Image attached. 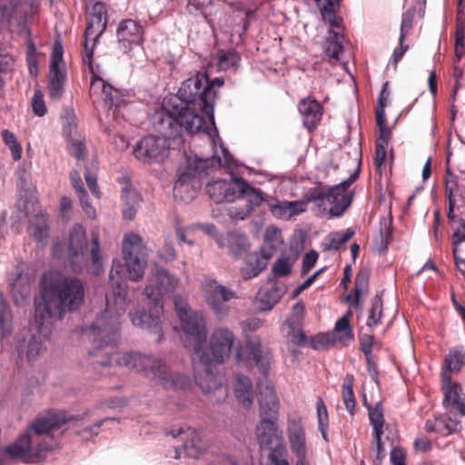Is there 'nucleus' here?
<instances>
[{
  "instance_id": "cd10ccee",
  "label": "nucleus",
  "mask_w": 465,
  "mask_h": 465,
  "mask_svg": "<svg viewBox=\"0 0 465 465\" xmlns=\"http://www.w3.org/2000/svg\"><path fill=\"white\" fill-rule=\"evenodd\" d=\"M31 292V282L27 274L23 273L22 271L16 269V274L14 279H11L10 294L14 303L16 305H23L26 302Z\"/></svg>"
},
{
  "instance_id": "8fccbe9b",
  "label": "nucleus",
  "mask_w": 465,
  "mask_h": 465,
  "mask_svg": "<svg viewBox=\"0 0 465 465\" xmlns=\"http://www.w3.org/2000/svg\"><path fill=\"white\" fill-rule=\"evenodd\" d=\"M334 331L339 334L337 340L342 343L350 342L354 339L351 325L349 320H346L345 318H340L336 322Z\"/></svg>"
},
{
  "instance_id": "6ab92c4d",
  "label": "nucleus",
  "mask_w": 465,
  "mask_h": 465,
  "mask_svg": "<svg viewBox=\"0 0 465 465\" xmlns=\"http://www.w3.org/2000/svg\"><path fill=\"white\" fill-rule=\"evenodd\" d=\"M363 404L367 408L370 424L372 427L371 448L376 452V460H381L386 455L382 442L385 425L384 409L380 401L371 405L364 399Z\"/></svg>"
},
{
  "instance_id": "bf43d9fd",
  "label": "nucleus",
  "mask_w": 465,
  "mask_h": 465,
  "mask_svg": "<svg viewBox=\"0 0 465 465\" xmlns=\"http://www.w3.org/2000/svg\"><path fill=\"white\" fill-rule=\"evenodd\" d=\"M287 210L289 212L290 218L298 215L300 213H304L307 210V205L312 203V201L308 200V191L303 195L302 199L300 201H286Z\"/></svg>"
},
{
  "instance_id": "2f4dec72",
  "label": "nucleus",
  "mask_w": 465,
  "mask_h": 465,
  "mask_svg": "<svg viewBox=\"0 0 465 465\" xmlns=\"http://www.w3.org/2000/svg\"><path fill=\"white\" fill-rule=\"evenodd\" d=\"M320 8L323 20L335 28L341 27L342 19L337 15L341 0H314Z\"/></svg>"
},
{
  "instance_id": "774afa93",
  "label": "nucleus",
  "mask_w": 465,
  "mask_h": 465,
  "mask_svg": "<svg viewBox=\"0 0 465 465\" xmlns=\"http://www.w3.org/2000/svg\"><path fill=\"white\" fill-rule=\"evenodd\" d=\"M174 308H175V311H176V313L178 315V318H181V316H185L186 314H189L191 312H193V311L190 308L187 301L180 296V295H176L174 297Z\"/></svg>"
},
{
  "instance_id": "1a4fd4ad",
  "label": "nucleus",
  "mask_w": 465,
  "mask_h": 465,
  "mask_svg": "<svg viewBox=\"0 0 465 465\" xmlns=\"http://www.w3.org/2000/svg\"><path fill=\"white\" fill-rule=\"evenodd\" d=\"M161 113L158 115V129L163 136L146 135L139 140L133 149L134 157L143 163H161L169 155V143L167 137L174 138L182 129H170L172 135L160 129Z\"/></svg>"
},
{
  "instance_id": "c85d7f7f",
  "label": "nucleus",
  "mask_w": 465,
  "mask_h": 465,
  "mask_svg": "<svg viewBox=\"0 0 465 465\" xmlns=\"http://www.w3.org/2000/svg\"><path fill=\"white\" fill-rule=\"evenodd\" d=\"M465 366V351L460 346L450 348L445 356L440 371V377L444 374L451 376V373H459Z\"/></svg>"
},
{
  "instance_id": "0e129e2a",
  "label": "nucleus",
  "mask_w": 465,
  "mask_h": 465,
  "mask_svg": "<svg viewBox=\"0 0 465 465\" xmlns=\"http://www.w3.org/2000/svg\"><path fill=\"white\" fill-rule=\"evenodd\" d=\"M414 18V11L408 10L402 15L401 18V34L399 41L401 44H404V41L406 39V35L408 32L412 27Z\"/></svg>"
},
{
  "instance_id": "de8ad7c7",
  "label": "nucleus",
  "mask_w": 465,
  "mask_h": 465,
  "mask_svg": "<svg viewBox=\"0 0 465 465\" xmlns=\"http://www.w3.org/2000/svg\"><path fill=\"white\" fill-rule=\"evenodd\" d=\"M266 450H270L268 460L271 465H289L284 442H280L272 448H266Z\"/></svg>"
},
{
  "instance_id": "412c9836",
  "label": "nucleus",
  "mask_w": 465,
  "mask_h": 465,
  "mask_svg": "<svg viewBox=\"0 0 465 465\" xmlns=\"http://www.w3.org/2000/svg\"><path fill=\"white\" fill-rule=\"evenodd\" d=\"M277 420L278 417L261 416L255 428V435L261 448H272L274 445L283 442L282 431Z\"/></svg>"
},
{
  "instance_id": "864d4df0",
  "label": "nucleus",
  "mask_w": 465,
  "mask_h": 465,
  "mask_svg": "<svg viewBox=\"0 0 465 465\" xmlns=\"http://www.w3.org/2000/svg\"><path fill=\"white\" fill-rule=\"evenodd\" d=\"M294 260L290 256H283L274 262L272 272L277 277H284L291 273Z\"/></svg>"
},
{
  "instance_id": "4be33fe9",
  "label": "nucleus",
  "mask_w": 465,
  "mask_h": 465,
  "mask_svg": "<svg viewBox=\"0 0 465 465\" xmlns=\"http://www.w3.org/2000/svg\"><path fill=\"white\" fill-rule=\"evenodd\" d=\"M116 35L124 52L132 50L133 46L142 45L144 41L143 25L133 19H124L118 25Z\"/></svg>"
},
{
  "instance_id": "bb28decb",
  "label": "nucleus",
  "mask_w": 465,
  "mask_h": 465,
  "mask_svg": "<svg viewBox=\"0 0 465 465\" xmlns=\"http://www.w3.org/2000/svg\"><path fill=\"white\" fill-rule=\"evenodd\" d=\"M303 125L309 132L314 131L323 114L322 105L311 97L303 98L298 104Z\"/></svg>"
},
{
  "instance_id": "7c9ffc66",
  "label": "nucleus",
  "mask_w": 465,
  "mask_h": 465,
  "mask_svg": "<svg viewBox=\"0 0 465 465\" xmlns=\"http://www.w3.org/2000/svg\"><path fill=\"white\" fill-rule=\"evenodd\" d=\"M187 437H184L183 449L188 457L197 459L207 450V443L202 439L200 433L188 427Z\"/></svg>"
},
{
  "instance_id": "37998d69",
  "label": "nucleus",
  "mask_w": 465,
  "mask_h": 465,
  "mask_svg": "<svg viewBox=\"0 0 465 465\" xmlns=\"http://www.w3.org/2000/svg\"><path fill=\"white\" fill-rule=\"evenodd\" d=\"M382 294V292H378L371 302V307L369 310L368 319L366 322L367 326L370 328L376 327L381 323L383 314Z\"/></svg>"
},
{
  "instance_id": "ea45409f",
  "label": "nucleus",
  "mask_w": 465,
  "mask_h": 465,
  "mask_svg": "<svg viewBox=\"0 0 465 465\" xmlns=\"http://www.w3.org/2000/svg\"><path fill=\"white\" fill-rule=\"evenodd\" d=\"M12 333V312L4 294L0 292V339L7 338Z\"/></svg>"
},
{
  "instance_id": "3c124183",
  "label": "nucleus",
  "mask_w": 465,
  "mask_h": 465,
  "mask_svg": "<svg viewBox=\"0 0 465 465\" xmlns=\"http://www.w3.org/2000/svg\"><path fill=\"white\" fill-rule=\"evenodd\" d=\"M458 192V185L454 184V186H450L447 184L446 186V197L448 199V213L447 218L450 223H451V226L456 227L455 223H458L460 219H457V215L455 214V206H456V195Z\"/></svg>"
},
{
  "instance_id": "4d7b16f0",
  "label": "nucleus",
  "mask_w": 465,
  "mask_h": 465,
  "mask_svg": "<svg viewBox=\"0 0 465 465\" xmlns=\"http://www.w3.org/2000/svg\"><path fill=\"white\" fill-rule=\"evenodd\" d=\"M110 419H102L96 420L93 425L86 426L81 430L75 431L76 435L81 437L84 440H92L99 434V429L104 425V423Z\"/></svg>"
},
{
  "instance_id": "c756f323",
  "label": "nucleus",
  "mask_w": 465,
  "mask_h": 465,
  "mask_svg": "<svg viewBox=\"0 0 465 465\" xmlns=\"http://www.w3.org/2000/svg\"><path fill=\"white\" fill-rule=\"evenodd\" d=\"M282 295V290L276 285L262 288L256 298L257 308L261 311H270L280 302Z\"/></svg>"
},
{
  "instance_id": "ddd939ff",
  "label": "nucleus",
  "mask_w": 465,
  "mask_h": 465,
  "mask_svg": "<svg viewBox=\"0 0 465 465\" xmlns=\"http://www.w3.org/2000/svg\"><path fill=\"white\" fill-rule=\"evenodd\" d=\"M282 242L281 231L274 226H269L265 231L264 245L262 256L252 253L248 256L246 266L242 270L244 279H252L259 275L267 267V261L272 256L276 245Z\"/></svg>"
},
{
  "instance_id": "f257e3e1",
  "label": "nucleus",
  "mask_w": 465,
  "mask_h": 465,
  "mask_svg": "<svg viewBox=\"0 0 465 465\" xmlns=\"http://www.w3.org/2000/svg\"><path fill=\"white\" fill-rule=\"evenodd\" d=\"M123 267L114 261L109 274L112 291L106 294V307L91 326L83 330V334L92 341L89 356L94 366L116 365L135 370L146 378L156 381L166 390H185L191 385L188 376L171 372L162 360L139 352H119L115 347L120 339L119 317L129 305L127 284L122 276Z\"/></svg>"
},
{
  "instance_id": "aec40b11",
  "label": "nucleus",
  "mask_w": 465,
  "mask_h": 465,
  "mask_svg": "<svg viewBox=\"0 0 465 465\" xmlns=\"http://www.w3.org/2000/svg\"><path fill=\"white\" fill-rule=\"evenodd\" d=\"M163 303L151 302V307L148 311L143 309L136 312H130L129 317L134 326L148 330L151 332L157 334V341L160 342L163 338L160 320L163 313Z\"/></svg>"
},
{
  "instance_id": "58836bf2",
  "label": "nucleus",
  "mask_w": 465,
  "mask_h": 465,
  "mask_svg": "<svg viewBox=\"0 0 465 465\" xmlns=\"http://www.w3.org/2000/svg\"><path fill=\"white\" fill-rule=\"evenodd\" d=\"M70 179L73 187L76 191L83 209L85 211L86 214L89 216H94L95 214V210L88 201V194L84 188L80 173L78 171L72 172Z\"/></svg>"
},
{
  "instance_id": "338daca9",
  "label": "nucleus",
  "mask_w": 465,
  "mask_h": 465,
  "mask_svg": "<svg viewBox=\"0 0 465 465\" xmlns=\"http://www.w3.org/2000/svg\"><path fill=\"white\" fill-rule=\"evenodd\" d=\"M95 45L96 43H94L93 37L84 36L83 61L84 64H87L89 65L91 70H93L92 60L94 54V48Z\"/></svg>"
},
{
  "instance_id": "13d9d810",
  "label": "nucleus",
  "mask_w": 465,
  "mask_h": 465,
  "mask_svg": "<svg viewBox=\"0 0 465 465\" xmlns=\"http://www.w3.org/2000/svg\"><path fill=\"white\" fill-rule=\"evenodd\" d=\"M231 250L235 257H241L243 252H247L249 242L244 235H234L230 239Z\"/></svg>"
},
{
  "instance_id": "09e8293b",
  "label": "nucleus",
  "mask_w": 465,
  "mask_h": 465,
  "mask_svg": "<svg viewBox=\"0 0 465 465\" xmlns=\"http://www.w3.org/2000/svg\"><path fill=\"white\" fill-rule=\"evenodd\" d=\"M304 313L305 305L302 302L300 301L292 306V312L287 320L288 325L292 331L302 327Z\"/></svg>"
},
{
  "instance_id": "69168bd1",
  "label": "nucleus",
  "mask_w": 465,
  "mask_h": 465,
  "mask_svg": "<svg viewBox=\"0 0 465 465\" xmlns=\"http://www.w3.org/2000/svg\"><path fill=\"white\" fill-rule=\"evenodd\" d=\"M360 344L365 357H369L372 353V348L379 345L374 336L367 333L360 335Z\"/></svg>"
},
{
  "instance_id": "4468645a",
  "label": "nucleus",
  "mask_w": 465,
  "mask_h": 465,
  "mask_svg": "<svg viewBox=\"0 0 465 465\" xmlns=\"http://www.w3.org/2000/svg\"><path fill=\"white\" fill-rule=\"evenodd\" d=\"M64 47L60 41L53 45L48 76V94L53 100L62 97L66 83V69L63 60Z\"/></svg>"
},
{
  "instance_id": "052dcab7",
  "label": "nucleus",
  "mask_w": 465,
  "mask_h": 465,
  "mask_svg": "<svg viewBox=\"0 0 465 465\" xmlns=\"http://www.w3.org/2000/svg\"><path fill=\"white\" fill-rule=\"evenodd\" d=\"M32 109L36 116L42 117L46 112L47 108L44 100V94L40 90H35L32 98Z\"/></svg>"
},
{
  "instance_id": "a878e982",
  "label": "nucleus",
  "mask_w": 465,
  "mask_h": 465,
  "mask_svg": "<svg viewBox=\"0 0 465 465\" xmlns=\"http://www.w3.org/2000/svg\"><path fill=\"white\" fill-rule=\"evenodd\" d=\"M440 385L444 394L443 404H451L460 415L465 416L464 393L461 385L453 381L451 376L447 374L440 377Z\"/></svg>"
},
{
  "instance_id": "a19ab883",
  "label": "nucleus",
  "mask_w": 465,
  "mask_h": 465,
  "mask_svg": "<svg viewBox=\"0 0 465 465\" xmlns=\"http://www.w3.org/2000/svg\"><path fill=\"white\" fill-rule=\"evenodd\" d=\"M354 376L346 374L343 378L341 395L346 410L351 415L355 413L356 400L353 391Z\"/></svg>"
},
{
  "instance_id": "c9c22d12",
  "label": "nucleus",
  "mask_w": 465,
  "mask_h": 465,
  "mask_svg": "<svg viewBox=\"0 0 465 465\" xmlns=\"http://www.w3.org/2000/svg\"><path fill=\"white\" fill-rule=\"evenodd\" d=\"M234 394L239 402L244 407H250L253 401L252 384L251 380L244 375H236Z\"/></svg>"
},
{
  "instance_id": "473e14b6",
  "label": "nucleus",
  "mask_w": 465,
  "mask_h": 465,
  "mask_svg": "<svg viewBox=\"0 0 465 465\" xmlns=\"http://www.w3.org/2000/svg\"><path fill=\"white\" fill-rule=\"evenodd\" d=\"M224 84V80L221 77H216L213 80L204 81V89L201 98L202 104L205 105V108L209 111V119L213 122V111H214V101L217 94V89L221 88Z\"/></svg>"
},
{
  "instance_id": "a18cd8bd",
  "label": "nucleus",
  "mask_w": 465,
  "mask_h": 465,
  "mask_svg": "<svg viewBox=\"0 0 465 465\" xmlns=\"http://www.w3.org/2000/svg\"><path fill=\"white\" fill-rule=\"evenodd\" d=\"M336 341L337 337L334 332H322L309 339V344L314 350H325L333 346Z\"/></svg>"
},
{
  "instance_id": "79ce46f5",
  "label": "nucleus",
  "mask_w": 465,
  "mask_h": 465,
  "mask_svg": "<svg viewBox=\"0 0 465 465\" xmlns=\"http://www.w3.org/2000/svg\"><path fill=\"white\" fill-rule=\"evenodd\" d=\"M20 5L21 0H0V27L11 25Z\"/></svg>"
},
{
  "instance_id": "b1692460",
  "label": "nucleus",
  "mask_w": 465,
  "mask_h": 465,
  "mask_svg": "<svg viewBox=\"0 0 465 465\" xmlns=\"http://www.w3.org/2000/svg\"><path fill=\"white\" fill-rule=\"evenodd\" d=\"M107 9L104 3L96 2L87 14V26L84 36L93 37L97 43L107 25Z\"/></svg>"
},
{
  "instance_id": "dca6fc26",
  "label": "nucleus",
  "mask_w": 465,
  "mask_h": 465,
  "mask_svg": "<svg viewBox=\"0 0 465 465\" xmlns=\"http://www.w3.org/2000/svg\"><path fill=\"white\" fill-rule=\"evenodd\" d=\"M178 279L170 274L165 269L156 267L149 278V283L144 293L150 302L162 303L164 295L173 293L178 286Z\"/></svg>"
},
{
  "instance_id": "0eeeda50",
  "label": "nucleus",
  "mask_w": 465,
  "mask_h": 465,
  "mask_svg": "<svg viewBox=\"0 0 465 465\" xmlns=\"http://www.w3.org/2000/svg\"><path fill=\"white\" fill-rule=\"evenodd\" d=\"M246 349L255 364L258 366L262 375L267 380L272 354L268 350H263L258 337L249 338L246 341ZM259 391V411L260 416L278 417L280 401L272 384L269 381H260L257 383Z\"/></svg>"
},
{
  "instance_id": "423d86ee",
  "label": "nucleus",
  "mask_w": 465,
  "mask_h": 465,
  "mask_svg": "<svg viewBox=\"0 0 465 465\" xmlns=\"http://www.w3.org/2000/svg\"><path fill=\"white\" fill-rule=\"evenodd\" d=\"M359 178L356 171L351 176L338 184L324 190L321 187H312L308 190V200L312 201V211L318 216L329 214L330 217H341L351 206L353 192L350 186Z\"/></svg>"
},
{
  "instance_id": "a211bd4d",
  "label": "nucleus",
  "mask_w": 465,
  "mask_h": 465,
  "mask_svg": "<svg viewBox=\"0 0 465 465\" xmlns=\"http://www.w3.org/2000/svg\"><path fill=\"white\" fill-rule=\"evenodd\" d=\"M287 437L291 450L297 458L296 465H307L306 433L300 416L288 417Z\"/></svg>"
},
{
  "instance_id": "603ef678",
  "label": "nucleus",
  "mask_w": 465,
  "mask_h": 465,
  "mask_svg": "<svg viewBox=\"0 0 465 465\" xmlns=\"http://www.w3.org/2000/svg\"><path fill=\"white\" fill-rule=\"evenodd\" d=\"M317 416H318V428L324 440H327V428L329 422V416L327 408L322 398H319L316 403Z\"/></svg>"
},
{
  "instance_id": "c03bdc74",
  "label": "nucleus",
  "mask_w": 465,
  "mask_h": 465,
  "mask_svg": "<svg viewBox=\"0 0 465 465\" xmlns=\"http://www.w3.org/2000/svg\"><path fill=\"white\" fill-rule=\"evenodd\" d=\"M355 232L351 228H348L345 232H335L330 233L325 239L326 248L328 250L338 251L344 243L350 241Z\"/></svg>"
},
{
  "instance_id": "20e7f679",
  "label": "nucleus",
  "mask_w": 465,
  "mask_h": 465,
  "mask_svg": "<svg viewBox=\"0 0 465 465\" xmlns=\"http://www.w3.org/2000/svg\"><path fill=\"white\" fill-rule=\"evenodd\" d=\"M89 415V411L82 414L67 416L63 411L49 409L38 413L29 423L25 431L6 447L7 454L26 463L40 462L53 445L45 437L73 421H82Z\"/></svg>"
},
{
  "instance_id": "e433bc0d",
  "label": "nucleus",
  "mask_w": 465,
  "mask_h": 465,
  "mask_svg": "<svg viewBox=\"0 0 465 465\" xmlns=\"http://www.w3.org/2000/svg\"><path fill=\"white\" fill-rule=\"evenodd\" d=\"M122 200L124 203L123 210V216L126 220H133L136 213V207L141 202L139 193L132 187L127 184L122 189Z\"/></svg>"
},
{
  "instance_id": "680f3d73",
  "label": "nucleus",
  "mask_w": 465,
  "mask_h": 465,
  "mask_svg": "<svg viewBox=\"0 0 465 465\" xmlns=\"http://www.w3.org/2000/svg\"><path fill=\"white\" fill-rule=\"evenodd\" d=\"M21 36H25L26 38V45H27V62L31 64L33 60H35L36 47L31 36L30 29L24 24L22 25V29L19 33Z\"/></svg>"
},
{
  "instance_id": "5701e85b",
  "label": "nucleus",
  "mask_w": 465,
  "mask_h": 465,
  "mask_svg": "<svg viewBox=\"0 0 465 465\" xmlns=\"http://www.w3.org/2000/svg\"><path fill=\"white\" fill-rule=\"evenodd\" d=\"M90 94L91 95L100 94L108 109L120 107L124 104V95L122 92L94 74L91 79Z\"/></svg>"
},
{
  "instance_id": "9b49d317",
  "label": "nucleus",
  "mask_w": 465,
  "mask_h": 465,
  "mask_svg": "<svg viewBox=\"0 0 465 465\" xmlns=\"http://www.w3.org/2000/svg\"><path fill=\"white\" fill-rule=\"evenodd\" d=\"M201 287L204 301L216 318L220 321L226 318L230 312V306L227 302L236 299L237 293L211 278H205L202 282Z\"/></svg>"
},
{
  "instance_id": "49530a36",
  "label": "nucleus",
  "mask_w": 465,
  "mask_h": 465,
  "mask_svg": "<svg viewBox=\"0 0 465 465\" xmlns=\"http://www.w3.org/2000/svg\"><path fill=\"white\" fill-rule=\"evenodd\" d=\"M240 57L233 50L223 51L221 50L217 53V66L219 70L226 71L237 65Z\"/></svg>"
},
{
  "instance_id": "f03ea898",
  "label": "nucleus",
  "mask_w": 465,
  "mask_h": 465,
  "mask_svg": "<svg viewBox=\"0 0 465 465\" xmlns=\"http://www.w3.org/2000/svg\"><path fill=\"white\" fill-rule=\"evenodd\" d=\"M84 284L79 278L52 271L44 273L39 297L35 300V324L38 334H34L28 342L29 361L45 351L44 343L51 332L53 322L77 311L84 302Z\"/></svg>"
},
{
  "instance_id": "393cba45",
  "label": "nucleus",
  "mask_w": 465,
  "mask_h": 465,
  "mask_svg": "<svg viewBox=\"0 0 465 465\" xmlns=\"http://www.w3.org/2000/svg\"><path fill=\"white\" fill-rule=\"evenodd\" d=\"M242 197L246 200L243 205L232 206L228 209V215L231 219L244 220L252 213L255 206L261 205L265 200L264 193L260 189L252 187L248 183Z\"/></svg>"
},
{
  "instance_id": "7ed1b4c3",
  "label": "nucleus",
  "mask_w": 465,
  "mask_h": 465,
  "mask_svg": "<svg viewBox=\"0 0 465 465\" xmlns=\"http://www.w3.org/2000/svg\"><path fill=\"white\" fill-rule=\"evenodd\" d=\"M206 80L207 74L199 72L183 82L176 95L163 100L160 120V129L163 133L172 135L168 130L174 128L193 134L203 128L205 119L200 113L209 118V111L201 101Z\"/></svg>"
},
{
  "instance_id": "4c0bfd02",
  "label": "nucleus",
  "mask_w": 465,
  "mask_h": 465,
  "mask_svg": "<svg viewBox=\"0 0 465 465\" xmlns=\"http://www.w3.org/2000/svg\"><path fill=\"white\" fill-rule=\"evenodd\" d=\"M90 271L94 275H99L104 272L99 234L96 231L91 232Z\"/></svg>"
},
{
  "instance_id": "e2e57ef3",
  "label": "nucleus",
  "mask_w": 465,
  "mask_h": 465,
  "mask_svg": "<svg viewBox=\"0 0 465 465\" xmlns=\"http://www.w3.org/2000/svg\"><path fill=\"white\" fill-rule=\"evenodd\" d=\"M465 47V28L462 25H458L455 32V56L457 61H460L464 54Z\"/></svg>"
},
{
  "instance_id": "72a5a7b5",
  "label": "nucleus",
  "mask_w": 465,
  "mask_h": 465,
  "mask_svg": "<svg viewBox=\"0 0 465 465\" xmlns=\"http://www.w3.org/2000/svg\"><path fill=\"white\" fill-rule=\"evenodd\" d=\"M370 282V271L367 268H361L356 274L353 293L346 297V301L358 307L360 305L361 296L368 292Z\"/></svg>"
},
{
  "instance_id": "f8f14e48",
  "label": "nucleus",
  "mask_w": 465,
  "mask_h": 465,
  "mask_svg": "<svg viewBox=\"0 0 465 465\" xmlns=\"http://www.w3.org/2000/svg\"><path fill=\"white\" fill-rule=\"evenodd\" d=\"M184 334L183 345L193 353H199L207 341V326L202 312H193L179 318Z\"/></svg>"
},
{
  "instance_id": "6e6d98bb",
  "label": "nucleus",
  "mask_w": 465,
  "mask_h": 465,
  "mask_svg": "<svg viewBox=\"0 0 465 465\" xmlns=\"http://www.w3.org/2000/svg\"><path fill=\"white\" fill-rule=\"evenodd\" d=\"M2 138L5 143L11 150L13 158L15 160H19L22 154V147L20 143L17 142L15 134L8 130H3Z\"/></svg>"
},
{
  "instance_id": "9d476101",
  "label": "nucleus",
  "mask_w": 465,
  "mask_h": 465,
  "mask_svg": "<svg viewBox=\"0 0 465 465\" xmlns=\"http://www.w3.org/2000/svg\"><path fill=\"white\" fill-rule=\"evenodd\" d=\"M122 252L128 278L134 282L142 279L147 265V249L143 238L133 232L125 234Z\"/></svg>"
},
{
  "instance_id": "5fc2aeb1",
  "label": "nucleus",
  "mask_w": 465,
  "mask_h": 465,
  "mask_svg": "<svg viewBox=\"0 0 465 465\" xmlns=\"http://www.w3.org/2000/svg\"><path fill=\"white\" fill-rule=\"evenodd\" d=\"M15 64V55L2 50L0 51V81H3L7 74L14 71Z\"/></svg>"
},
{
  "instance_id": "2eb2a0df",
  "label": "nucleus",
  "mask_w": 465,
  "mask_h": 465,
  "mask_svg": "<svg viewBox=\"0 0 465 465\" xmlns=\"http://www.w3.org/2000/svg\"><path fill=\"white\" fill-rule=\"evenodd\" d=\"M247 188V181L233 177L231 180H216L206 184V192L215 203L234 202L242 198Z\"/></svg>"
},
{
  "instance_id": "f704fd0d",
  "label": "nucleus",
  "mask_w": 465,
  "mask_h": 465,
  "mask_svg": "<svg viewBox=\"0 0 465 465\" xmlns=\"http://www.w3.org/2000/svg\"><path fill=\"white\" fill-rule=\"evenodd\" d=\"M49 231L48 218L44 213L35 215L28 227L29 234L32 235L36 242H40L42 246L46 243Z\"/></svg>"
},
{
  "instance_id": "f3484780",
  "label": "nucleus",
  "mask_w": 465,
  "mask_h": 465,
  "mask_svg": "<svg viewBox=\"0 0 465 465\" xmlns=\"http://www.w3.org/2000/svg\"><path fill=\"white\" fill-rule=\"evenodd\" d=\"M87 238L83 225L75 223L69 233V263L74 272H82L88 264L85 251Z\"/></svg>"
},
{
  "instance_id": "39448f33",
  "label": "nucleus",
  "mask_w": 465,
  "mask_h": 465,
  "mask_svg": "<svg viewBox=\"0 0 465 465\" xmlns=\"http://www.w3.org/2000/svg\"><path fill=\"white\" fill-rule=\"evenodd\" d=\"M235 341V335L227 327L215 328L206 344L199 353H194L200 362L205 366L204 377L195 376V381L204 393H212L222 387V380L213 374L207 365L212 363L221 364L226 361L232 352Z\"/></svg>"
},
{
  "instance_id": "6e6552de",
  "label": "nucleus",
  "mask_w": 465,
  "mask_h": 465,
  "mask_svg": "<svg viewBox=\"0 0 465 465\" xmlns=\"http://www.w3.org/2000/svg\"><path fill=\"white\" fill-rule=\"evenodd\" d=\"M223 159L219 156L210 158H194L190 161L186 166L180 167L177 171V180L174 183L173 190L178 192L183 186L193 187L195 180L203 174H208L209 171L217 167L223 166L230 168L232 164V156L229 151L222 147Z\"/></svg>"
}]
</instances>
